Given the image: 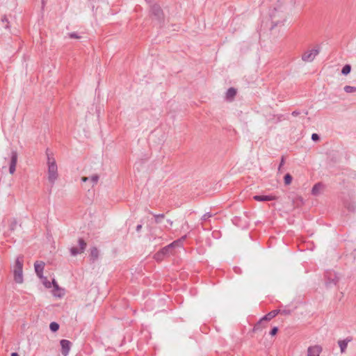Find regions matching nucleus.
<instances>
[{"instance_id": "1", "label": "nucleus", "mask_w": 356, "mask_h": 356, "mask_svg": "<svg viewBox=\"0 0 356 356\" xmlns=\"http://www.w3.org/2000/svg\"><path fill=\"white\" fill-rule=\"evenodd\" d=\"M186 236H184L180 239L175 241L170 245L163 248L161 250L154 254V259L158 261H162L165 256L168 255L170 253L171 250L174 247H175L176 245H179L181 241L186 239Z\"/></svg>"}, {"instance_id": "2", "label": "nucleus", "mask_w": 356, "mask_h": 356, "mask_svg": "<svg viewBox=\"0 0 356 356\" xmlns=\"http://www.w3.org/2000/svg\"><path fill=\"white\" fill-rule=\"evenodd\" d=\"M23 263L24 256L19 255L17 257L13 266L14 280L18 284L23 282Z\"/></svg>"}, {"instance_id": "3", "label": "nucleus", "mask_w": 356, "mask_h": 356, "mask_svg": "<svg viewBox=\"0 0 356 356\" xmlns=\"http://www.w3.org/2000/svg\"><path fill=\"white\" fill-rule=\"evenodd\" d=\"M49 178H56L57 177V165L54 158L47 156Z\"/></svg>"}, {"instance_id": "4", "label": "nucleus", "mask_w": 356, "mask_h": 356, "mask_svg": "<svg viewBox=\"0 0 356 356\" xmlns=\"http://www.w3.org/2000/svg\"><path fill=\"white\" fill-rule=\"evenodd\" d=\"M78 243H79V249L76 248V247H72L70 249V254L72 256H76V255H77L79 254H81V253L83 252L84 250L86 248L87 243H86V241H84L83 238H79L78 239Z\"/></svg>"}, {"instance_id": "5", "label": "nucleus", "mask_w": 356, "mask_h": 356, "mask_svg": "<svg viewBox=\"0 0 356 356\" xmlns=\"http://www.w3.org/2000/svg\"><path fill=\"white\" fill-rule=\"evenodd\" d=\"M319 53V49H314L307 51H305L302 55V60L305 62H312L314 60L316 56Z\"/></svg>"}, {"instance_id": "6", "label": "nucleus", "mask_w": 356, "mask_h": 356, "mask_svg": "<svg viewBox=\"0 0 356 356\" xmlns=\"http://www.w3.org/2000/svg\"><path fill=\"white\" fill-rule=\"evenodd\" d=\"M325 189V185L320 181L316 183L312 189V194L314 196H318L322 194Z\"/></svg>"}, {"instance_id": "7", "label": "nucleus", "mask_w": 356, "mask_h": 356, "mask_svg": "<svg viewBox=\"0 0 356 356\" xmlns=\"http://www.w3.org/2000/svg\"><path fill=\"white\" fill-rule=\"evenodd\" d=\"M327 280L326 281L327 286L331 284L337 285L339 281V277L335 273H327L326 275Z\"/></svg>"}, {"instance_id": "8", "label": "nucleus", "mask_w": 356, "mask_h": 356, "mask_svg": "<svg viewBox=\"0 0 356 356\" xmlns=\"http://www.w3.org/2000/svg\"><path fill=\"white\" fill-rule=\"evenodd\" d=\"M17 161V153L16 151H12L10 154V162L9 166V172L13 174L15 171L16 164Z\"/></svg>"}, {"instance_id": "9", "label": "nucleus", "mask_w": 356, "mask_h": 356, "mask_svg": "<svg viewBox=\"0 0 356 356\" xmlns=\"http://www.w3.org/2000/svg\"><path fill=\"white\" fill-rule=\"evenodd\" d=\"M61 346V353L64 356H67L70 352L72 343L67 339H62L60 341Z\"/></svg>"}, {"instance_id": "10", "label": "nucleus", "mask_w": 356, "mask_h": 356, "mask_svg": "<svg viewBox=\"0 0 356 356\" xmlns=\"http://www.w3.org/2000/svg\"><path fill=\"white\" fill-rule=\"evenodd\" d=\"M45 264L43 261H35L34 264V268L36 275L40 278H43V270L44 268Z\"/></svg>"}, {"instance_id": "11", "label": "nucleus", "mask_w": 356, "mask_h": 356, "mask_svg": "<svg viewBox=\"0 0 356 356\" xmlns=\"http://www.w3.org/2000/svg\"><path fill=\"white\" fill-rule=\"evenodd\" d=\"M151 13L159 20L161 19L163 17V10L157 4H154L151 7Z\"/></svg>"}, {"instance_id": "12", "label": "nucleus", "mask_w": 356, "mask_h": 356, "mask_svg": "<svg viewBox=\"0 0 356 356\" xmlns=\"http://www.w3.org/2000/svg\"><path fill=\"white\" fill-rule=\"evenodd\" d=\"M268 325L267 321L265 320H263V318H261L253 327L252 332H260L263 330L264 328H266Z\"/></svg>"}, {"instance_id": "13", "label": "nucleus", "mask_w": 356, "mask_h": 356, "mask_svg": "<svg viewBox=\"0 0 356 356\" xmlns=\"http://www.w3.org/2000/svg\"><path fill=\"white\" fill-rule=\"evenodd\" d=\"M322 348L319 346H314L308 348L307 356H319Z\"/></svg>"}, {"instance_id": "14", "label": "nucleus", "mask_w": 356, "mask_h": 356, "mask_svg": "<svg viewBox=\"0 0 356 356\" xmlns=\"http://www.w3.org/2000/svg\"><path fill=\"white\" fill-rule=\"evenodd\" d=\"M253 199L258 202H266L275 200V197L273 195H254Z\"/></svg>"}, {"instance_id": "15", "label": "nucleus", "mask_w": 356, "mask_h": 356, "mask_svg": "<svg viewBox=\"0 0 356 356\" xmlns=\"http://www.w3.org/2000/svg\"><path fill=\"white\" fill-rule=\"evenodd\" d=\"M280 309H275L270 312H268L267 314H266L263 318V320H265L266 321H268L275 317L278 314H280Z\"/></svg>"}, {"instance_id": "16", "label": "nucleus", "mask_w": 356, "mask_h": 356, "mask_svg": "<svg viewBox=\"0 0 356 356\" xmlns=\"http://www.w3.org/2000/svg\"><path fill=\"white\" fill-rule=\"evenodd\" d=\"M99 257V250L96 247L90 248V258L92 262L95 261Z\"/></svg>"}, {"instance_id": "17", "label": "nucleus", "mask_w": 356, "mask_h": 356, "mask_svg": "<svg viewBox=\"0 0 356 356\" xmlns=\"http://www.w3.org/2000/svg\"><path fill=\"white\" fill-rule=\"evenodd\" d=\"M350 341H351V339L347 338L346 339L339 340L338 341V344L340 347V350L342 353H343L346 351L347 346H348V343Z\"/></svg>"}, {"instance_id": "18", "label": "nucleus", "mask_w": 356, "mask_h": 356, "mask_svg": "<svg viewBox=\"0 0 356 356\" xmlns=\"http://www.w3.org/2000/svg\"><path fill=\"white\" fill-rule=\"evenodd\" d=\"M236 95V90L234 88H229L226 92V99L227 100H232Z\"/></svg>"}, {"instance_id": "19", "label": "nucleus", "mask_w": 356, "mask_h": 356, "mask_svg": "<svg viewBox=\"0 0 356 356\" xmlns=\"http://www.w3.org/2000/svg\"><path fill=\"white\" fill-rule=\"evenodd\" d=\"M52 284L54 286V296H56V297H62L63 296V293H58V291L60 290L58 284H57V282L55 281V280H53L52 281Z\"/></svg>"}, {"instance_id": "20", "label": "nucleus", "mask_w": 356, "mask_h": 356, "mask_svg": "<svg viewBox=\"0 0 356 356\" xmlns=\"http://www.w3.org/2000/svg\"><path fill=\"white\" fill-rule=\"evenodd\" d=\"M345 207L351 212H355L356 211V204L355 202H347L345 204Z\"/></svg>"}, {"instance_id": "21", "label": "nucleus", "mask_w": 356, "mask_h": 356, "mask_svg": "<svg viewBox=\"0 0 356 356\" xmlns=\"http://www.w3.org/2000/svg\"><path fill=\"white\" fill-rule=\"evenodd\" d=\"M350 71H351L350 65L346 64L343 67V68L341 70V74L343 75L346 76V75H348L350 72Z\"/></svg>"}, {"instance_id": "22", "label": "nucleus", "mask_w": 356, "mask_h": 356, "mask_svg": "<svg viewBox=\"0 0 356 356\" xmlns=\"http://www.w3.org/2000/svg\"><path fill=\"white\" fill-rule=\"evenodd\" d=\"M343 90L347 93L355 92H356V87L350 86H346L344 87Z\"/></svg>"}, {"instance_id": "23", "label": "nucleus", "mask_w": 356, "mask_h": 356, "mask_svg": "<svg viewBox=\"0 0 356 356\" xmlns=\"http://www.w3.org/2000/svg\"><path fill=\"white\" fill-rule=\"evenodd\" d=\"M49 328L52 332H56L59 329V325L56 322H52L49 325Z\"/></svg>"}, {"instance_id": "24", "label": "nucleus", "mask_w": 356, "mask_h": 356, "mask_svg": "<svg viewBox=\"0 0 356 356\" xmlns=\"http://www.w3.org/2000/svg\"><path fill=\"white\" fill-rule=\"evenodd\" d=\"M154 218H155V222L156 223H160L161 219H163L165 218V215L163 213L161 214H154Z\"/></svg>"}, {"instance_id": "25", "label": "nucleus", "mask_w": 356, "mask_h": 356, "mask_svg": "<svg viewBox=\"0 0 356 356\" xmlns=\"http://www.w3.org/2000/svg\"><path fill=\"white\" fill-rule=\"evenodd\" d=\"M43 284L45 286V287L47 288H51V283L47 280V277H43Z\"/></svg>"}, {"instance_id": "26", "label": "nucleus", "mask_w": 356, "mask_h": 356, "mask_svg": "<svg viewBox=\"0 0 356 356\" xmlns=\"http://www.w3.org/2000/svg\"><path fill=\"white\" fill-rule=\"evenodd\" d=\"M212 216V214L210 213V212H207L206 213H204L202 217V220H208L209 218H210Z\"/></svg>"}, {"instance_id": "27", "label": "nucleus", "mask_w": 356, "mask_h": 356, "mask_svg": "<svg viewBox=\"0 0 356 356\" xmlns=\"http://www.w3.org/2000/svg\"><path fill=\"white\" fill-rule=\"evenodd\" d=\"M69 37L70 38H74V39H79L80 38V36L75 32L70 33Z\"/></svg>"}, {"instance_id": "28", "label": "nucleus", "mask_w": 356, "mask_h": 356, "mask_svg": "<svg viewBox=\"0 0 356 356\" xmlns=\"http://www.w3.org/2000/svg\"><path fill=\"white\" fill-rule=\"evenodd\" d=\"M17 225V221H15V220L12 221L10 224V229L12 231L14 230L15 229Z\"/></svg>"}, {"instance_id": "29", "label": "nucleus", "mask_w": 356, "mask_h": 356, "mask_svg": "<svg viewBox=\"0 0 356 356\" xmlns=\"http://www.w3.org/2000/svg\"><path fill=\"white\" fill-rule=\"evenodd\" d=\"M278 332V327H274L271 329L270 332V334L271 336H274Z\"/></svg>"}, {"instance_id": "30", "label": "nucleus", "mask_w": 356, "mask_h": 356, "mask_svg": "<svg viewBox=\"0 0 356 356\" xmlns=\"http://www.w3.org/2000/svg\"><path fill=\"white\" fill-rule=\"evenodd\" d=\"M320 137L317 134H312V140L314 141H318L319 140Z\"/></svg>"}, {"instance_id": "31", "label": "nucleus", "mask_w": 356, "mask_h": 356, "mask_svg": "<svg viewBox=\"0 0 356 356\" xmlns=\"http://www.w3.org/2000/svg\"><path fill=\"white\" fill-rule=\"evenodd\" d=\"M280 314H284V315H289L291 314V311L290 310H286V309H284V310H280Z\"/></svg>"}, {"instance_id": "32", "label": "nucleus", "mask_w": 356, "mask_h": 356, "mask_svg": "<svg viewBox=\"0 0 356 356\" xmlns=\"http://www.w3.org/2000/svg\"><path fill=\"white\" fill-rule=\"evenodd\" d=\"M300 113V112L299 111H293L291 113V115L294 117H296L298 116L299 114Z\"/></svg>"}, {"instance_id": "33", "label": "nucleus", "mask_w": 356, "mask_h": 356, "mask_svg": "<svg viewBox=\"0 0 356 356\" xmlns=\"http://www.w3.org/2000/svg\"><path fill=\"white\" fill-rule=\"evenodd\" d=\"M293 179H284L285 186H288L291 184Z\"/></svg>"}, {"instance_id": "34", "label": "nucleus", "mask_w": 356, "mask_h": 356, "mask_svg": "<svg viewBox=\"0 0 356 356\" xmlns=\"http://www.w3.org/2000/svg\"><path fill=\"white\" fill-rule=\"evenodd\" d=\"M141 229H142V225H138L136 226V232H139L141 230Z\"/></svg>"}, {"instance_id": "35", "label": "nucleus", "mask_w": 356, "mask_h": 356, "mask_svg": "<svg viewBox=\"0 0 356 356\" xmlns=\"http://www.w3.org/2000/svg\"><path fill=\"white\" fill-rule=\"evenodd\" d=\"M284 159L282 156V159H281V162H280V166H279V170L280 169L281 166L284 164Z\"/></svg>"}, {"instance_id": "36", "label": "nucleus", "mask_w": 356, "mask_h": 356, "mask_svg": "<svg viewBox=\"0 0 356 356\" xmlns=\"http://www.w3.org/2000/svg\"><path fill=\"white\" fill-rule=\"evenodd\" d=\"M283 178H287V179H289V178H292L291 175L289 174V173H286Z\"/></svg>"}, {"instance_id": "37", "label": "nucleus", "mask_w": 356, "mask_h": 356, "mask_svg": "<svg viewBox=\"0 0 356 356\" xmlns=\"http://www.w3.org/2000/svg\"><path fill=\"white\" fill-rule=\"evenodd\" d=\"M90 180L92 181V185H94V184H97L98 179H90Z\"/></svg>"}, {"instance_id": "38", "label": "nucleus", "mask_w": 356, "mask_h": 356, "mask_svg": "<svg viewBox=\"0 0 356 356\" xmlns=\"http://www.w3.org/2000/svg\"><path fill=\"white\" fill-rule=\"evenodd\" d=\"M1 21H2V22H8V19H7L6 17H3L1 19Z\"/></svg>"}, {"instance_id": "39", "label": "nucleus", "mask_w": 356, "mask_h": 356, "mask_svg": "<svg viewBox=\"0 0 356 356\" xmlns=\"http://www.w3.org/2000/svg\"><path fill=\"white\" fill-rule=\"evenodd\" d=\"M11 356H19L17 353H13Z\"/></svg>"}, {"instance_id": "40", "label": "nucleus", "mask_w": 356, "mask_h": 356, "mask_svg": "<svg viewBox=\"0 0 356 356\" xmlns=\"http://www.w3.org/2000/svg\"><path fill=\"white\" fill-rule=\"evenodd\" d=\"M167 222H168V224H170V225H172V221H171L170 220H168Z\"/></svg>"}, {"instance_id": "41", "label": "nucleus", "mask_w": 356, "mask_h": 356, "mask_svg": "<svg viewBox=\"0 0 356 356\" xmlns=\"http://www.w3.org/2000/svg\"><path fill=\"white\" fill-rule=\"evenodd\" d=\"M90 178L96 179V178H99V177L97 175H94V176H92Z\"/></svg>"}, {"instance_id": "42", "label": "nucleus", "mask_w": 356, "mask_h": 356, "mask_svg": "<svg viewBox=\"0 0 356 356\" xmlns=\"http://www.w3.org/2000/svg\"><path fill=\"white\" fill-rule=\"evenodd\" d=\"M83 182H86V181H88V179H82Z\"/></svg>"}]
</instances>
